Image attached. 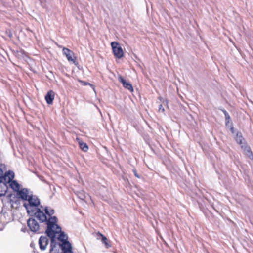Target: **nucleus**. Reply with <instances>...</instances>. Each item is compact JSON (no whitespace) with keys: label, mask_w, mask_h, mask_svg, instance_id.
I'll return each instance as SVG.
<instances>
[{"label":"nucleus","mask_w":253,"mask_h":253,"mask_svg":"<svg viewBox=\"0 0 253 253\" xmlns=\"http://www.w3.org/2000/svg\"><path fill=\"white\" fill-rule=\"evenodd\" d=\"M57 219L56 216H53L49 219L47 222V229L46 233L47 236L51 238V249L50 250V253H58L56 252L55 249V245L54 243L55 238L58 235L57 237L58 240L63 243L64 242H67L68 239L67 235L64 232L61 231V228L56 223Z\"/></svg>","instance_id":"1"},{"label":"nucleus","mask_w":253,"mask_h":253,"mask_svg":"<svg viewBox=\"0 0 253 253\" xmlns=\"http://www.w3.org/2000/svg\"><path fill=\"white\" fill-rule=\"evenodd\" d=\"M54 213V210L48 207H41V208H38L34 210V212L31 215H34L35 217L41 222H47L49 219L52 217V215Z\"/></svg>","instance_id":"2"},{"label":"nucleus","mask_w":253,"mask_h":253,"mask_svg":"<svg viewBox=\"0 0 253 253\" xmlns=\"http://www.w3.org/2000/svg\"><path fill=\"white\" fill-rule=\"evenodd\" d=\"M28 202L27 203H24L23 206L26 208L27 213L29 214H32L34 210L38 209L37 207L40 204V200L36 196L32 194L29 198Z\"/></svg>","instance_id":"3"},{"label":"nucleus","mask_w":253,"mask_h":253,"mask_svg":"<svg viewBox=\"0 0 253 253\" xmlns=\"http://www.w3.org/2000/svg\"><path fill=\"white\" fill-rule=\"evenodd\" d=\"M111 45L115 56L118 58H122L123 56L124 52L119 43L116 42H111Z\"/></svg>","instance_id":"4"},{"label":"nucleus","mask_w":253,"mask_h":253,"mask_svg":"<svg viewBox=\"0 0 253 253\" xmlns=\"http://www.w3.org/2000/svg\"><path fill=\"white\" fill-rule=\"evenodd\" d=\"M32 193L29 190L26 188H22L16 193L17 196L23 200L28 201Z\"/></svg>","instance_id":"5"},{"label":"nucleus","mask_w":253,"mask_h":253,"mask_svg":"<svg viewBox=\"0 0 253 253\" xmlns=\"http://www.w3.org/2000/svg\"><path fill=\"white\" fill-rule=\"evenodd\" d=\"M27 224L30 230L32 232H36L40 229L39 224L35 219H29L27 221Z\"/></svg>","instance_id":"6"},{"label":"nucleus","mask_w":253,"mask_h":253,"mask_svg":"<svg viewBox=\"0 0 253 253\" xmlns=\"http://www.w3.org/2000/svg\"><path fill=\"white\" fill-rule=\"evenodd\" d=\"M63 53L66 56L68 60L70 62H72L74 63H76V57L74 56V53L69 49L64 47L63 48Z\"/></svg>","instance_id":"7"},{"label":"nucleus","mask_w":253,"mask_h":253,"mask_svg":"<svg viewBox=\"0 0 253 253\" xmlns=\"http://www.w3.org/2000/svg\"><path fill=\"white\" fill-rule=\"evenodd\" d=\"M48 243V239L47 237L42 236L39 240L40 248L42 250H45Z\"/></svg>","instance_id":"8"},{"label":"nucleus","mask_w":253,"mask_h":253,"mask_svg":"<svg viewBox=\"0 0 253 253\" xmlns=\"http://www.w3.org/2000/svg\"><path fill=\"white\" fill-rule=\"evenodd\" d=\"M64 253H73L72 251V245L68 242H64L60 245Z\"/></svg>","instance_id":"9"},{"label":"nucleus","mask_w":253,"mask_h":253,"mask_svg":"<svg viewBox=\"0 0 253 253\" xmlns=\"http://www.w3.org/2000/svg\"><path fill=\"white\" fill-rule=\"evenodd\" d=\"M118 80L122 84L125 88L128 89L130 92L133 91V87L130 83L127 82L121 76H119Z\"/></svg>","instance_id":"10"},{"label":"nucleus","mask_w":253,"mask_h":253,"mask_svg":"<svg viewBox=\"0 0 253 253\" xmlns=\"http://www.w3.org/2000/svg\"><path fill=\"white\" fill-rule=\"evenodd\" d=\"M14 177V172L13 171H9L4 175L3 181L5 183H10L13 181Z\"/></svg>","instance_id":"11"},{"label":"nucleus","mask_w":253,"mask_h":253,"mask_svg":"<svg viewBox=\"0 0 253 253\" xmlns=\"http://www.w3.org/2000/svg\"><path fill=\"white\" fill-rule=\"evenodd\" d=\"M8 190L6 183L3 180L0 181V197L4 196Z\"/></svg>","instance_id":"12"},{"label":"nucleus","mask_w":253,"mask_h":253,"mask_svg":"<svg viewBox=\"0 0 253 253\" xmlns=\"http://www.w3.org/2000/svg\"><path fill=\"white\" fill-rule=\"evenodd\" d=\"M46 102L48 104L52 103L53 100L54 98V92L51 90L49 91L45 97Z\"/></svg>","instance_id":"13"},{"label":"nucleus","mask_w":253,"mask_h":253,"mask_svg":"<svg viewBox=\"0 0 253 253\" xmlns=\"http://www.w3.org/2000/svg\"><path fill=\"white\" fill-rule=\"evenodd\" d=\"M242 148L244 150V153L250 159H253V154L251 151L250 148L246 145H242Z\"/></svg>","instance_id":"14"},{"label":"nucleus","mask_w":253,"mask_h":253,"mask_svg":"<svg viewBox=\"0 0 253 253\" xmlns=\"http://www.w3.org/2000/svg\"><path fill=\"white\" fill-rule=\"evenodd\" d=\"M9 183L10 187L15 191L16 193L20 190V186L19 184L15 180H13Z\"/></svg>","instance_id":"15"},{"label":"nucleus","mask_w":253,"mask_h":253,"mask_svg":"<svg viewBox=\"0 0 253 253\" xmlns=\"http://www.w3.org/2000/svg\"><path fill=\"white\" fill-rule=\"evenodd\" d=\"M77 141L78 142V144L80 146V148L84 152H86L88 147L87 144L84 142H83L80 139L77 138L76 139Z\"/></svg>","instance_id":"16"},{"label":"nucleus","mask_w":253,"mask_h":253,"mask_svg":"<svg viewBox=\"0 0 253 253\" xmlns=\"http://www.w3.org/2000/svg\"><path fill=\"white\" fill-rule=\"evenodd\" d=\"M236 141L237 143L240 144L241 146L246 145L244 143V139H243L240 133H237L236 136Z\"/></svg>","instance_id":"17"},{"label":"nucleus","mask_w":253,"mask_h":253,"mask_svg":"<svg viewBox=\"0 0 253 253\" xmlns=\"http://www.w3.org/2000/svg\"><path fill=\"white\" fill-rule=\"evenodd\" d=\"M99 235L101 237V241L103 244H104L105 247L107 248L110 247L111 245H110L107 238L101 233H99Z\"/></svg>","instance_id":"18"},{"label":"nucleus","mask_w":253,"mask_h":253,"mask_svg":"<svg viewBox=\"0 0 253 253\" xmlns=\"http://www.w3.org/2000/svg\"><path fill=\"white\" fill-rule=\"evenodd\" d=\"M78 196L82 200H84L86 197V195L83 191L79 192V194H78Z\"/></svg>","instance_id":"19"},{"label":"nucleus","mask_w":253,"mask_h":253,"mask_svg":"<svg viewBox=\"0 0 253 253\" xmlns=\"http://www.w3.org/2000/svg\"><path fill=\"white\" fill-rule=\"evenodd\" d=\"M158 111L159 112L164 113L165 109L164 108L162 104H160L159 105Z\"/></svg>","instance_id":"20"},{"label":"nucleus","mask_w":253,"mask_h":253,"mask_svg":"<svg viewBox=\"0 0 253 253\" xmlns=\"http://www.w3.org/2000/svg\"><path fill=\"white\" fill-rule=\"evenodd\" d=\"M3 176L4 174L3 170L1 168H0V181L3 180Z\"/></svg>","instance_id":"21"},{"label":"nucleus","mask_w":253,"mask_h":253,"mask_svg":"<svg viewBox=\"0 0 253 253\" xmlns=\"http://www.w3.org/2000/svg\"><path fill=\"white\" fill-rule=\"evenodd\" d=\"M79 82L84 85H90V86H93L92 85L90 84L89 83H87L85 81L79 80Z\"/></svg>","instance_id":"22"},{"label":"nucleus","mask_w":253,"mask_h":253,"mask_svg":"<svg viewBox=\"0 0 253 253\" xmlns=\"http://www.w3.org/2000/svg\"><path fill=\"white\" fill-rule=\"evenodd\" d=\"M133 173H134V175H135L136 177H137V178H140V176H139V175L137 174V171H136V169H133Z\"/></svg>","instance_id":"23"},{"label":"nucleus","mask_w":253,"mask_h":253,"mask_svg":"<svg viewBox=\"0 0 253 253\" xmlns=\"http://www.w3.org/2000/svg\"><path fill=\"white\" fill-rule=\"evenodd\" d=\"M225 119H226V121L230 119V116H229V115L228 114L227 115H225Z\"/></svg>","instance_id":"24"},{"label":"nucleus","mask_w":253,"mask_h":253,"mask_svg":"<svg viewBox=\"0 0 253 253\" xmlns=\"http://www.w3.org/2000/svg\"><path fill=\"white\" fill-rule=\"evenodd\" d=\"M223 113H224V114L225 116V115H227V114H228V113L227 112V111H225V110L223 111Z\"/></svg>","instance_id":"25"},{"label":"nucleus","mask_w":253,"mask_h":253,"mask_svg":"<svg viewBox=\"0 0 253 253\" xmlns=\"http://www.w3.org/2000/svg\"><path fill=\"white\" fill-rule=\"evenodd\" d=\"M231 131H232V133H234V128H233V127H231Z\"/></svg>","instance_id":"26"},{"label":"nucleus","mask_w":253,"mask_h":253,"mask_svg":"<svg viewBox=\"0 0 253 253\" xmlns=\"http://www.w3.org/2000/svg\"><path fill=\"white\" fill-rule=\"evenodd\" d=\"M165 101L166 104L167 105H168V101L167 100H166Z\"/></svg>","instance_id":"27"}]
</instances>
